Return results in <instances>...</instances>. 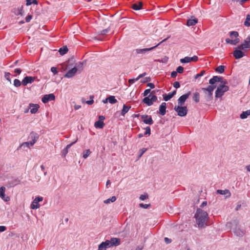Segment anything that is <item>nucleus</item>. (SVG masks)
<instances>
[{
    "label": "nucleus",
    "instance_id": "obj_23",
    "mask_svg": "<svg viewBox=\"0 0 250 250\" xmlns=\"http://www.w3.org/2000/svg\"><path fill=\"white\" fill-rule=\"evenodd\" d=\"M30 107H32L30 109V112L32 114H34V113H36L38 111V109L39 108V105L37 104H30Z\"/></svg>",
    "mask_w": 250,
    "mask_h": 250
},
{
    "label": "nucleus",
    "instance_id": "obj_63",
    "mask_svg": "<svg viewBox=\"0 0 250 250\" xmlns=\"http://www.w3.org/2000/svg\"><path fill=\"white\" fill-rule=\"evenodd\" d=\"M26 5L28 6L29 5H31L32 4V0H26Z\"/></svg>",
    "mask_w": 250,
    "mask_h": 250
},
{
    "label": "nucleus",
    "instance_id": "obj_61",
    "mask_svg": "<svg viewBox=\"0 0 250 250\" xmlns=\"http://www.w3.org/2000/svg\"><path fill=\"white\" fill-rule=\"evenodd\" d=\"M235 233L237 235H242L243 234V232L240 230L239 231V232H237V230H236Z\"/></svg>",
    "mask_w": 250,
    "mask_h": 250
},
{
    "label": "nucleus",
    "instance_id": "obj_6",
    "mask_svg": "<svg viewBox=\"0 0 250 250\" xmlns=\"http://www.w3.org/2000/svg\"><path fill=\"white\" fill-rule=\"evenodd\" d=\"M169 38V37H168L167 38L163 40L162 41H161L158 44H157V45H156L153 47H151L150 48H143V49H136V52L137 54H145L146 52H147L148 51H150V50L155 48L156 47H157L158 45H159L161 43L165 42Z\"/></svg>",
    "mask_w": 250,
    "mask_h": 250
},
{
    "label": "nucleus",
    "instance_id": "obj_31",
    "mask_svg": "<svg viewBox=\"0 0 250 250\" xmlns=\"http://www.w3.org/2000/svg\"><path fill=\"white\" fill-rule=\"evenodd\" d=\"M130 108V106H126L125 104H124L123 109L121 111L122 115L124 116L128 111Z\"/></svg>",
    "mask_w": 250,
    "mask_h": 250
},
{
    "label": "nucleus",
    "instance_id": "obj_9",
    "mask_svg": "<svg viewBox=\"0 0 250 250\" xmlns=\"http://www.w3.org/2000/svg\"><path fill=\"white\" fill-rule=\"evenodd\" d=\"M198 58L197 56H194L192 57H185L183 59H181L180 61L181 63H188L190 62H196L198 61Z\"/></svg>",
    "mask_w": 250,
    "mask_h": 250
},
{
    "label": "nucleus",
    "instance_id": "obj_17",
    "mask_svg": "<svg viewBox=\"0 0 250 250\" xmlns=\"http://www.w3.org/2000/svg\"><path fill=\"white\" fill-rule=\"evenodd\" d=\"M5 188L1 187L0 188V197L4 201L7 202L9 201L10 198L8 196H6L5 194Z\"/></svg>",
    "mask_w": 250,
    "mask_h": 250
},
{
    "label": "nucleus",
    "instance_id": "obj_55",
    "mask_svg": "<svg viewBox=\"0 0 250 250\" xmlns=\"http://www.w3.org/2000/svg\"><path fill=\"white\" fill-rule=\"evenodd\" d=\"M146 151V148H143L142 149L140 150V154L139 155V157H141L142 155Z\"/></svg>",
    "mask_w": 250,
    "mask_h": 250
},
{
    "label": "nucleus",
    "instance_id": "obj_29",
    "mask_svg": "<svg viewBox=\"0 0 250 250\" xmlns=\"http://www.w3.org/2000/svg\"><path fill=\"white\" fill-rule=\"evenodd\" d=\"M33 145H34L33 144V143H32L30 141H29V142H24V143H22L19 147L21 148L22 147H27L28 148H30L31 147L33 146Z\"/></svg>",
    "mask_w": 250,
    "mask_h": 250
},
{
    "label": "nucleus",
    "instance_id": "obj_22",
    "mask_svg": "<svg viewBox=\"0 0 250 250\" xmlns=\"http://www.w3.org/2000/svg\"><path fill=\"white\" fill-rule=\"evenodd\" d=\"M109 243L111 245V247L113 246H117L120 245V239L117 238H112L110 240H109Z\"/></svg>",
    "mask_w": 250,
    "mask_h": 250
},
{
    "label": "nucleus",
    "instance_id": "obj_32",
    "mask_svg": "<svg viewBox=\"0 0 250 250\" xmlns=\"http://www.w3.org/2000/svg\"><path fill=\"white\" fill-rule=\"evenodd\" d=\"M68 48L66 46L60 48L59 52L61 55H63L68 52Z\"/></svg>",
    "mask_w": 250,
    "mask_h": 250
},
{
    "label": "nucleus",
    "instance_id": "obj_51",
    "mask_svg": "<svg viewBox=\"0 0 250 250\" xmlns=\"http://www.w3.org/2000/svg\"><path fill=\"white\" fill-rule=\"evenodd\" d=\"M139 80H137V78L136 79H131L128 80V83L130 85L133 84L136 81H138Z\"/></svg>",
    "mask_w": 250,
    "mask_h": 250
},
{
    "label": "nucleus",
    "instance_id": "obj_49",
    "mask_svg": "<svg viewBox=\"0 0 250 250\" xmlns=\"http://www.w3.org/2000/svg\"><path fill=\"white\" fill-rule=\"evenodd\" d=\"M147 198H148V196L147 194H142L140 196V199L142 201L145 200V199H146Z\"/></svg>",
    "mask_w": 250,
    "mask_h": 250
},
{
    "label": "nucleus",
    "instance_id": "obj_26",
    "mask_svg": "<svg viewBox=\"0 0 250 250\" xmlns=\"http://www.w3.org/2000/svg\"><path fill=\"white\" fill-rule=\"evenodd\" d=\"M198 20L196 18L190 19L188 20L187 25L188 26H193L197 23Z\"/></svg>",
    "mask_w": 250,
    "mask_h": 250
},
{
    "label": "nucleus",
    "instance_id": "obj_12",
    "mask_svg": "<svg viewBox=\"0 0 250 250\" xmlns=\"http://www.w3.org/2000/svg\"><path fill=\"white\" fill-rule=\"evenodd\" d=\"M35 80V77L31 76H26L22 80L21 83L23 86H26L28 83H32Z\"/></svg>",
    "mask_w": 250,
    "mask_h": 250
},
{
    "label": "nucleus",
    "instance_id": "obj_10",
    "mask_svg": "<svg viewBox=\"0 0 250 250\" xmlns=\"http://www.w3.org/2000/svg\"><path fill=\"white\" fill-rule=\"evenodd\" d=\"M55 99V96L54 94L51 93L44 95L42 99V101L43 103L45 104L48 103L49 101H53Z\"/></svg>",
    "mask_w": 250,
    "mask_h": 250
},
{
    "label": "nucleus",
    "instance_id": "obj_15",
    "mask_svg": "<svg viewBox=\"0 0 250 250\" xmlns=\"http://www.w3.org/2000/svg\"><path fill=\"white\" fill-rule=\"evenodd\" d=\"M190 94V92H188L186 94L180 96L178 99V103L179 105H182L188 98Z\"/></svg>",
    "mask_w": 250,
    "mask_h": 250
},
{
    "label": "nucleus",
    "instance_id": "obj_36",
    "mask_svg": "<svg viewBox=\"0 0 250 250\" xmlns=\"http://www.w3.org/2000/svg\"><path fill=\"white\" fill-rule=\"evenodd\" d=\"M250 14H248L247 15V16H246V20H245V21L244 22L245 26H246L247 27L250 26Z\"/></svg>",
    "mask_w": 250,
    "mask_h": 250
},
{
    "label": "nucleus",
    "instance_id": "obj_5",
    "mask_svg": "<svg viewBox=\"0 0 250 250\" xmlns=\"http://www.w3.org/2000/svg\"><path fill=\"white\" fill-rule=\"evenodd\" d=\"M174 110L177 112L178 115L181 117L185 116L188 112L186 106H175Z\"/></svg>",
    "mask_w": 250,
    "mask_h": 250
},
{
    "label": "nucleus",
    "instance_id": "obj_54",
    "mask_svg": "<svg viewBox=\"0 0 250 250\" xmlns=\"http://www.w3.org/2000/svg\"><path fill=\"white\" fill-rule=\"evenodd\" d=\"M146 75V72H144L141 74H140L138 77L137 78V80H139L140 79L145 77Z\"/></svg>",
    "mask_w": 250,
    "mask_h": 250
},
{
    "label": "nucleus",
    "instance_id": "obj_21",
    "mask_svg": "<svg viewBox=\"0 0 250 250\" xmlns=\"http://www.w3.org/2000/svg\"><path fill=\"white\" fill-rule=\"evenodd\" d=\"M176 94V90H173L167 95H163V99L165 101H167L172 98Z\"/></svg>",
    "mask_w": 250,
    "mask_h": 250
},
{
    "label": "nucleus",
    "instance_id": "obj_46",
    "mask_svg": "<svg viewBox=\"0 0 250 250\" xmlns=\"http://www.w3.org/2000/svg\"><path fill=\"white\" fill-rule=\"evenodd\" d=\"M150 134V128L149 126H147L146 128V131L144 135H149Z\"/></svg>",
    "mask_w": 250,
    "mask_h": 250
},
{
    "label": "nucleus",
    "instance_id": "obj_59",
    "mask_svg": "<svg viewBox=\"0 0 250 250\" xmlns=\"http://www.w3.org/2000/svg\"><path fill=\"white\" fill-rule=\"evenodd\" d=\"M14 72L18 74H20L21 72V70L20 68H16L14 70Z\"/></svg>",
    "mask_w": 250,
    "mask_h": 250
},
{
    "label": "nucleus",
    "instance_id": "obj_8",
    "mask_svg": "<svg viewBox=\"0 0 250 250\" xmlns=\"http://www.w3.org/2000/svg\"><path fill=\"white\" fill-rule=\"evenodd\" d=\"M43 200L42 197H37L33 200V202L31 204L30 208L32 209H37L40 208V205L39 202H41Z\"/></svg>",
    "mask_w": 250,
    "mask_h": 250
},
{
    "label": "nucleus",
    "instance_id": "obj_27",
    "mask_svg": "<svg viewBox=\"0 0 250 250\" xmlns=\"http://www.w3.org/2000/svg\"><path fill=\"white\" fill-rule=\"evenodd\" d=\"M143 102L144 103L146 104L148 106H150L152 105V102H151V99L149 96L144 98L143 100Z\"/></svg>",
    "mask_w": 250,
    "mask_h": 250
},
{
    "label": "nucleus",
    "instance_id": "obj_58",
    "mask_svg": "<svg viewBox=\"0 0 250 250\" xmlns=\"http://www.w3.org/2000/svg\"><path fill=\"white\" fill-rule=\"evenodd\" d=\"M150 89H146L144 92V96H146L149 93H150Z\"/></svg>",
    "mask_w": 250,
    "mask_h": 250
},
{
    "label": "nucleus",
    "instance_id": "obj_1",
    "mask_svg": "<svg viewBox=\"0 0 250 250\" xmlns=\"http://www.w3.org/2000/svg\"><path fill=\"white\" fill-rule=\"evenodd\" d=\"M195 218L196 223L199 227L202 228L207 225V222L208 217L206 211L200 208H198L195 214Z\"/></svg>",
    "mask_w": 250,
    "mask_h": 250
},
{
    "label": "nucleus",
    "instance_id": "obj_37",
    "mask_svg": "<svg viewBox=\"0 0 250 250\" xmlns=\"http://www.w3.org/2000/svg\"><path fill=\"white\" fill-rule=\"evenodd\" d=\"M108 99L109 102L111 104H114L117 102L114 96H110L108 97Z\"/></svg>",
    "mask_w": 250,
    "mask_h": 250
},
{
    "label": "nucleus",
    "instance_id": "obj_3",
    "mask_svg": "<svg viewBox=\"0 0 250 250\" xmlns=\"http://www.w3.org/2000/svg\"><path fill=\"white\" fill-rule=\"evenodd\" d=\"M212 88L211 87L202 88V90L205 93V97L207 102L211 101L212 99Z\"/></svg>",
    "mask_w": 250,
    "mask_h": 250
},
{
    "label": "nucleus",
    "instance_id": "obj_52",
    "mask_svg": "<svg viewBox=\"0 0 250 250\" xmlns=\"http://www.w3.org/2000/svg\"><path fill=\"white\" fill-rule=\"evenodd\" d=\"M173 85L175 88H178L180 86V83L178 82H175L173 83Z\"/></svg>",
    "mask_w": 250,
    "mask_h": 250
},
{
    "label": "nucleus",
    "instance_id": "obj_35",
    "mask_svg": "<svg viewBox=\"0 0 250 250\" xmlns=\"http://www.w3.org/2000/svg\"><path fill=\"white\" fill-rule=\"evenodd\" d=\"M77 140L76 141H75V142L67 145V146H66V147L63 149V153L64 154V155H65L67 153H68V149L73 145L76 142H77Z\"/></svg>",
    "mask_w": 250,
    "mask_h": 250
},
{
    "label": "nucleus",
    "instance_id": "obj_18",
    "mask_svg": "<svg viewBox=\"0 0 250 250\" xmlns=\"http://www.w3.org/2000/svg\"><path fill=\"white\" fill-rule=\"evenodd\" d=\"M29 138L31 139L30 142L34 145L39 138V135L37 133L32 132L29 135Z\"/></svg>",
    "mask_w": 250,
    "mask_h": 250
},
{
    "label": "nucleus",
    "instance_id": "obj_50",
    "mask_svg": "<svg viewBox=\"0 0 250 250\" xmlns=\"http://www.w3.org/2000/svg\"><path fill=\"white\" fill-rule=\"evenodd\" d=\"M32 18V16L31 15H27L25 18V21L26 22H29Z\"/></svg>",
    "mask_w": 250,
    "mask_h": 250
},
{
    "label": "nucleus",
    "instance_id": "obj_11",
    "mask_svg": "<svg viewBox=\"0 0 250 250\" xmlns=\"http://www.w3.org/2000/svg\"><path fill=\"white\" fill-rule=\"evenodd\" d=\"M141 119L143 120V122L146 124L151 125L153 124V121L151 116L147 115H142Z\"/></svg>",
    "mask_w": 250,
    "mask_h": 250
},
{
    "label": "nucleus",
    "instance_id": "obj_57",
    "mask_svg": "<svg viewBox=\"0 0 250 250\" xmlns=\"http://www.w3.org/2000/svg\"><path fill=\"white\" fill-rule=\"evenodd\" d=\"M6 228L5 226H0V232H3L5 230H6Z\"/></svg>",
    "mask_w": 250,
    "mask_h": 250
},
{
    "label": "nucleus",
    "instance_id": "obj_16",
    "mask_svg": "<svg viewBox=\"0 0 250 250\" xmlns=\"http://www.w3.org/2000/svg\"><path fill=\"white\" fill-rule=\"evenodd\" d=\"M250 48V36L248 37V38L244 40L243 43H242L240 44V48L243 49H246L247 48Z\"/></svg>",
    "mask_w": 250,
    "mask_h": 250
},
{
    "label": "nucleus",
    "instance_id": "obj_62",
    "mask_svg": "<svg viewBox=\"0 0 250 250\" xmlns=\"http://www.w3.org/2000/svg\"><path fill=\"white\" fill-rule=\"evenodd\" d=\"M165 241L167 244L170 243L171 242V240L167 237L165 238Z\"/></svg>",
    "mask_w": 250,
    "mask_h": 250
},
{
    "label": "nucleus",
    "instance_id": "obj_30",
    "mask_svg": "<svg viewBox=\"0 0 250 250\" xmlns=\"http://www.w3.org/2000/svg\"><path fill=\"white\" fill-rule=\"evenodd\" d=\"M249 115H250V109L245 111H243L240 115V117L241 119H246Z\"/></svg>",
    "mask_w": 250,
    "mask_h": 250
},
{
    "label": "nucleus",
    "instance_id": "obj_41",
    "mask_svg": "<svg viewBox=\"0 0 250 250\" xmlns=\"http://www.w3.org/2000/svg\"><path fill=\"white\" fill-rule=\"evenodd\" d=\"M91 152L90 149H86L83 154V157L84 159L87 158L91 154Z\"/></svg>",
    "mask_w": 250,
    "mask_h": 250
},
{
    "label": "nucleus",
    "instance_id": "obj_28",
    "mask_svg": "<svg viewBox=\"0 0 250 250\" xmlns=\"http://www.w3.org/2000/svg\"><path fill=\"white\" fill-rule=\"evenodd\" d=\"M104 124L103 121H96L94 124V126L96 128H103L104 126Z\"/></svg>",
    "mask_w": 250,
    "mask_h": 250
},
{
    "label": "nucleus",
    "instance_id": "obj_20",
    "mask_svg": "<svg viewBox=\"0 0 250 250\" xmlns=\"http://www.w3.org/2000/svg\"><path fill=\"white\" fill-rule=\"evenodd\" d=\"M216 193L217 194H221V195H226V198L229 197L231 196V193L230 192L229 190L228 189H225V190L218 189L216 191Z\"/></svg>",
    "mask_w": 250,
    "mask_h": 250
},
{
    "label": "nucleus",
    "instance_id": "obj_19",
    "mask_svg": "<svg viewBox=\"0 0 250 250\" xmlns=\"http://www.w3.org/2000/svg\"><path fill=\"white\" fill-rule=\"evenodd\" d=\"M166 103H162L159 106V114L162 116L165 115L166 113Z\"/></svg>",
    "mask_w": 250,
    "mask_h": 250
},
{
    "label": "nucleus",
    "instance_id": "obj_48",
    "mask_svg": "<svg viewBox=\"0 0 250 250\" xmlns=\"http://www.w3.org/2000/svg\"><path fill=\"white\" fill-rule=\"evenodd\" d=\"M90 98L91 100H89V101H87L86 102V103L87 104H89V105L92 104H93V103H94V101H93V96H91Z\"/></svg>",
    "mask_w": 250,
    "mask_h": 250
},
{
    "label": "nucleus",
    "instance_id": "obj_25",
    "mask_svg": "<svg viewBox=\"0 0 250 250\" xmlns=\"http://www.w3.org/2000/svg\"><path fill=\"white\" fill-rule=\"evenodd\" d=\"M143 6V2L141 1H139L138 3H135L132 4V8L135 10H140Z\"/></svg>",
    "mask_w": 250,
    "mask_h": 250
},
{
    "label": "nucleus",
    "instance_id": "obj_56",
    "mask_svg": "<svg viewBox=\"0 0 250 250\" xmlns=\"http://www.w3.org/2000/svg\"><path fill=\"white\" fill-rule=\"evenodd\" d=\"M177 75V72L176 71H172L171 73V77L172 78H175Z\"/></svg>",
    "mask_w": 250,
    "mask_h": 250
},
{
    "label": "nucleus",
    "instance_id": "obj_64",
    "mask_svg": "<svg viewBox=\"0 0 250 250\" xmlns=\"http://www.w3.org/2000/svg\"><path fill=\"white\" fill-rule=\"evenodd\" d=\"M207 204V202L206 201H204L203 202L201 205V207L203 208L204 207V206H206Z\"/></svg>",
    "mask_w": 250,
    "mask_h": 250
},
{
    "label": "nucleus",
    "instance_id": "obj_7",
    "mask_svg": "<svg viewBox=\"0 0 250 250\" xmlns=\"http://www.w3.org/2000/svg\"><path fill=\"white\" fill-rule=\"evenodd\" d=\"M240 44L238 45L234 51L233 55L236 59H239L244 56V53L241 51L243 49L240 48Z\"/></svg>",
    "mask_w": 250,
    "mask_h": 250
},
{
    "label": "nucleus",
    "instance_id": "obj_39",
    "mask_svg": "<svg viewBox=\"0 0 250 250\" xmlns=\"http://www.w3.org/2000/svg\"><path fill=\"white\" fill-rule=\"evenodd\" d=\"M152 93H155V91H152L151 92V94L149 96L151 99V102H152V104H153V102H156L157 100V97L156 96H155L154 95H152Z\"/></svg>",
    "mask_w": 250,
    "mask_h": 250
},
{
    "label": "nucleus",
    "instance_id": "obj_40",
    "mask_svg": "<svg viewBox=\"0 0 250 250\" xmlns=\"http://www.w3.org/2000/svg\"><path fill=\"white\" fill-rule=\"evenodd\" d=\"M193 100L196 103H198L200 101V94L198 92L194 93Z\"/></svg>",
    "mask_w": 250,
    "mask_h": 250
},
{
    "label": "nucleus",
    "instance_id": "obj_42",
    "mask_svg": "<svg viewBox=\"0 0 250 250\" xmlns=\"http://www.w3.org/2000/svg\"><path fill=\"white\" fill-rule=\"evenodd\" d=\"M21 83V82L18 79H15L14 81V85L16 87H19Z\"/></svg>",
    "mask_w": 250,
    "mask_h": 250
},
{
    "label": "nucleus",
    "instance_id": "obj_24",
    "mask_svg": "<svg viewBox=\"0 0 250 250\" xmlns=\"http://www.w3.org/2000/svg\"><path fill=\"white\" fill-rule=\"evenodd\" d=\"M225 41L227 43L233 45H235L240 42V40L239 38L234 39H230L229 38H227Z\"/></svg>",
    "mask_w": 250,
    "mask_h": 250
},
{
    "label": "nucleus",
    "instance_id": "obj_33",
    "mask_svg": "<svg viewBox=\"0 0 250 250\" xmlns=\"http://www.w3.org/2000/svg\"><path fill=\"white\" fill-rule=\"evenodd\" d=\"M116 197L115 196H112L110 198L107 199L106 200H105L104 201V204H107L110 203V202H114L116 201Z\"/></svg>",
    "mask_w": 250,
    "mask_h": 250
},
{
    "label": "nucleus",
    "instance_id": "obj_44",
    "mask_svg": "<svg viewBox=\"0 0 250 250\" xmlns=\"http://www.w3.org/2000/svg\"><path fill=\"white\" fill-rule=\"evenodd\" d=\"M183 71L184 68L181 66H178L176 69V72L179 73H182Z\"/></svg>",
    "mask_w": 250,
    "mask_h": 250
},
{
    "label": "nucleus",
    "instance_id": "obj_13",
    "mask_svg": "<svg viewBox=\"0 0 250 250\" xmlns=\"http://www.w3.org/2000/svg\"><path fill=\"white\" fill-rule=\"evenodd\" d=\"M111 247L109 240H106L101 243L98 247V250H105L106 248Z\"/></svg>",
    "mask_w": 250,
    "mask_h": 250
},
{
    "label": "nucleus",
    "instance_id": "obj_53",
    "mask_svg": "<svg viewBox=\"0 0 250 250\" xmlns=\"http://www.w3.org/2000/svg\"><path fill=\"white\" fill-rule=\"evenodd\" d=\"M51 71L54 74H56L58 73L57 69L55 67H52L51 68Z\"/></svg>",
    "mask_w": 250,
    "mask_h": 250
},
{
    "label": "nucleus",
    "instance_id": "obj_43",
    "mask_svg": "<svg viewBox=\"0 0 250 250\" xmlns=\"http://www.w3.org/2000/svg\"><path fill=\"white\" fill-rule=\"evenodd\" d=\"M205 73V71H204V70H202V71H201L199 73L197 74L195 76L194 78H195V79H198V78H199V77H200L203 76L204 75Z\"/></svg>",
    "mask_w": 250,
    "mask_h": 250
},
{
    "label": "nucleus",
    "instance_id": "obj_45",
    "mask_svg": "<svg viewBox=\"0 0 250 250\" xmlns=\"http://www.w3.org/2000/svg\"><path fill=\"white\" fill-rule=\"evenodd\" d=\"M151 80V79L150 77H146L143 80H141V83H146L148 82H150Z\"/></svg>",
    "mask_w": 250,
    "mask_h": 250
},
{
    "label": "nucleus",
    "instance_id": "obj_60",
    "mask_svg": "<svg viewBox=\"0 0 250 250\" xmlns=\"http://www.w3.org/2000/svg\"><path fill=\"white\" fill-rule=\"evenodd\" d=\"M147 86L150 87L151 88H154L155 87V85L153 83H148Z\"/></svg>",
    "mask_w": 250,
    "mask_h": 250
},
{
    "label": "nucleus",
    "instance_id": "obj_34",
    "mask_svg": "<svg viewBox=\"0 0 250 250\" xmlns=\"http://www.w3.org/2000/svg\"><path fill=\"white\" fill-rule=\"evenodd\" d=\"M230 37L231 39H233V38L237 39L239 36V34L237 31H231L229 33Z\"/></svg>",
    "mask_w": 250,
    "mask_h": 250
},
{
    "label": "nucleus",
    "instance_id": "obj_2",
    "mask_svg": "<svg viewBox=\"0 0 250 250\" xmlns=\"http://www.w3.org/2000/svg\"><path fill=\"white\" fill-rule=\"evenodd\" d=\"M225 83L223 84H220L218 86L217 89L215 91V97L220 98L221 97L225 92L228 91L229 89L228 86L225 84Z\"/></svg>",
    "mask_w": 250,
    "mask_h": 250
},
{
    "label": "nucleus",
    "instance_id": "obj_47",
    "mask_svg": "<svg viewBox=\"0 0 250 250\" xmlns=\"http://www.w3.org/2000/svg\"><path fill=\"white\" fill-rule=\"evenodd\" d=\"M140 207L144 208H147L150 206V204H144L143 203H141L139 205Z\"/></svg>",
    "mask_w": 250,
    "mask_h": 250
},
{
    "label": "nucleus",
    "instance_id": "obj_38",
    "mask_svg": "<svg viewBox=\"0 0 250 250\" xmlns=\"http://www.w3.org/2000/svg\"><path fill=\"white\" fill-rule=\"evenodd\" d=\"M224 70L225 66L223 65H220L215 69V71L220 73H223L224 72Z\"/></svg>",
    "mask_w": 250,
    "mask_h": 250
},
{
    "label": "nucleus",
    "instance_id": "obj_4",
    "mask_svg": "<svg viewBox=\"0 0 250 250\" xmlns=\"http://www.w3.org/2000/svg\"><path fill=\"white\" fill-rule=\"evenodd\" d=\"M223 78L221 77H219L217 76H213L211 79H210L209 81V83L210 84V85L208 87H212V91L216 88V86L214 85L216 82H223Z\"/></svg>",
    "mask_w": 250,
    "mask_h": 250
},
{
    "label": "nucleus",
    "instance_id": "obj_14",
    "mask_svg": "<svg viewBox=\"0 0 250 250\" xmlns=\"http://www.w3.org/2000/svg\"><path fill=\"white\" fill-rule=\"evenodd\" d=\"M78 70V68H77L76 67H74L73 68H72L71 70H69L64 75V77L65 78H72L75 75V74L76 73Z\"/></svg>",
    "mask_w": 250,
    "mask_h": 250
}]
</instances>
